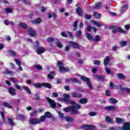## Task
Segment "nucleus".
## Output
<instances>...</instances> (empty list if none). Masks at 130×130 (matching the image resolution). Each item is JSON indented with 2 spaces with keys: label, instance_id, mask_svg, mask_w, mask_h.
Returning <instances> with one entry per match:
<instances>
[{
  "label": "nucleus",
  "instance_id": "obj_9",
  "mask_svg": "<svg viewBox=\"0 0 130 130\" xmlns=\"http://www.w3.org/2000/svg\"><path fill=\"white\" fill-rule=\"evenodd\" d=\"M8 93L11 95V96H16L17 92H16V89L13 87H9L8 89Z\"/></svg>",
  "mask_w": 130,
  "mask_h": 130
},
{
  "label": "nucleus",
  "instance_id": "obj_12",
  "mask_svg": "<svg viewBox=\"0 0 130 130\" xmlns=\"http://www.w3.org/2000/svg\"><path fill=\"white\" fill-rule=\"evenodd\" d=\"M36 48L38 54H42L45 51V49L43 47H38Z\"/></svg>",
  "mask_w": 130,
  "mask_h": 130
},
{
  "label": "nucleus",
  "instance_id": "obj_26",
  "mask_svg": "<svg viewBox=\"0 0 130 130\" xmlns=\"http://www.w3.org/2000/svg\"><path fill=\"white\" fill-rule=\"evenodd\" d=\"M117 77L119 80H125V76L121 73L118 74Z\"/></svg>",
  "mask_w": 130,
  "mask_h": 130
},
{
  "label": "nucleus",
  "instance_id": "obj_60",
  "mask_svg": "<svg viewBox=\"0 0 130 130\" xmlns=\"http://www.w3.org/2000/svg\"><path fill=\"white\" fill-rule=\"evenodd\" d=\"M53 40H54V39L52 38H48L47 39V41L49 43L53 42Z\"/></svg>",
  "mask_w": 130,
  "mask_h": 130
},
{
  "label": "nucleus",
  "instance_id": "obj_63",
  "mask_svg": "<svg viewBox=\"0 0 130 130\" xmlns=\"http://www.w3.org/2000/svg\"><path fill=\"white\" fill-rule=\"evenodd\" d=\"M97 69L96 68H92L91 69V72L92 74H96L97 73Z\"/></svg>",
  "mask_w": 130,
  "mask_h": 130
},
{
  "label": "nucleus",
  "instance_id": "obj_35",
  "mask_svg": "<svg viewBox=\"0 0 130 130\" xmlns=\"http://www.w3.org/2000/svg\"><path fill=\"white\" fill-rule=\"evenodd\" d=\"M109 101L113 104H116V103H117V100H116L115 99L110 98H109Z\"/></svg>",
  "mask_w": 130,
  "mask_h": 130
},
{
  "label": "nucleus",
  "instance_id": "obj_40",
  "mask_svg": "<svg viewBox=\"0 0 130 130\" xmlns=\"http://www.w3.org/2000/svg\"><path fill=\"white\" fill-rule=\"evenodd\" d=\"M8 53H10L11 54V55H12V56H16L17 53H16V52L14 51H12V50H9L8 51Z\"/></svg>",
  "mask_w": 130,
  "mask_h": 130
},
{
  "label": "nucleus",
  "instance_id": "obj_2",
  "mask_svg": "<svg viewBox=\"0 0 130 130\" xmlns=\"http://www.w3.org/2000/svg\"><path fill=\"white\" fill-rule=\"evenodd\" d=\"M34 88H47L48 89H51L52 85L49 83H37L33 84Z\"/></svg>",
  "mask_w": 130,
  "mask_h": 130
},
{
  "label": "nucleus",
  "instance_id": "obj_53",
  "mask_svg": "<svg viewBox=\"0 0 130 130\" xmlns=\"http://www.w3.org/2000/svg\"><path fill=\"white\" fill-rule=\"evenodd\" d=\"M96 115L97 113L95 112H90L88 114V115H89V116H95Z\"/></svg>",
  "mask_w": 130,
  "mask_h": 130
},
{
  "label": "nucleus",
  "instance_id": "obj_20",
  "mask_svg": "<svg viewBox=\"0 0 130 130\" xmlns=\"http://www.w3.org/2000/svg\"><path fill=\"white\" fill-rule=\"evenodd\" d=\"M64 119L65 121H67V122H73V121H74V119L70 116H65Z\"/></svg>",
  "mask_w": 130,
  "mask_h": 130
},
{
  "label": "nucleus",
  "instance_id": "obj_61",
  "mask_svg": "<svg viewBox=\"0 0 130 130\" xmlns=\"http://www.w3.org/2000/svg\"><path fill=\"white\" fill-rule=\"evenodd\" d=\"M93 28V27H92L91 26V25H88L87 26V31H88V32H90V31H91V30Z\"/></svg>",
  "mask_w": 130,
  "mask_h": 130
},
{
  "label": "nucleus",
  "instance_id": "obj_45",
  "mask_svg": "<svg viewBox=\"0 0 130 130\" xmlns=\"http://www.w3.org/2000/svg\"><path fill=\"white\" fill-rule=\"evenodd\" d=\"M101 7V3L99 2L95 4V6L94 7V9H100Z\"/></svg>",
  "mask_w": 130,
  "mask_h": 130
},
{
  "label": "nucleus",
  "instance_id": "obj_58",
  "mask_svg": "<svg viewBox=\"0 0 130 130\" xmlns=\"http://www.w3.org/2000/svg\"><path fill=\"white\" fill-rule=\"evenodd\" d=\"M67 34H69L70 36V38H71V39H74V36H73V32L71 31H68Z\"/></svg>",
  "mask_w": 130,
  "mask_h": 130
},
{
  "label": "nucleus",
  "instance_id": "obj_36",
  "mask_svg": "<svg viewBox=\"0 0 130 130\" xmlns=\"http://www.w3.org/2000/svg\"><path fill=\"white\" fill-rule=\"evenodd\" d=\"M3 105H4V106H5V107H7V108H9L11 109H12V106L9 105V103H8L7 102H4Z\"/></svg>",
  "mask_w": 130,
  "mask_h": 130
},
{
  "label": "nucleus",
  "instance_id": "obj_62",
  "mask_svg": "<svg viewBox=\"0 0 130 130\" xmlns=\"http://www.w3.org/2000/svg\"><path fill=\"white\" fill-rule=\"evenodd\" d=\"M52 96L55 97V98H57V97H58V94H57V93L52 92Z\"/></svg>",
  "mask_w": 130,
  "mask_h": 130
},
{
  "label": "nucleus",
  "instance_id": "obj_52",
  "mask_svg": "<svg viewBox=\"0 0 130 130\" xmlns=\"http://www.w3.org/2000/svg\"><path fill=\"white\" fill-rule=\"evenodd\" d=\"M106 95L107 96V97H109L111 95V91L109 90H107L106 91Z\"/></svg>",
  "mask_w": 130,
  "mask_h": 130
},
{
  "label": "nucleus",
  "instance_id": "obj_11",
  "mask_svg": "<svg viewBox=\"0 0 130 130\" xmlns=\"http://www.w3.org/2000/svg\"><path fill=\"white\" fill-rule=\"evenodd\" d=\"M71 97H72V98H77L79 99L80 98H82V97H83V95L77 92H72L71 93Z\"/></svg>",
  "mask_w": 130,
  "mask_h": 130
},
{
  "label": "nucleus",
  "instance_id": "obj_16",
  "mask_svg": "<svg viewBox=\"0 0 130 130\" xmlns=\"http://www.w3.org/2000/svg\"><path fill=\"white\" fill-rule=\"evenodd\" d=\"M70 68H64L63 67H60V69H59V71L61 72V73H66L67 72H70Z\"/></svg>",
  "mask_w": 130,
  "mask_h": 130
},
{
  "label": "nucleus",
  "instance_id": "obj_19",
  "mask_svg": "<svg viewBox=\"0 0 130 130\" xmlns=\"http://www.w3.org/2000/svg\"><path fill=\"white\" fill-rule=\"evenodd\" d=\"M95 79H97L98 81H100L101 82H102L104 80H105V77L102 75H95Z\"/></svg>",
  "mask_w": 130,
  "mask_h": 130
},
{
  "label": "nucleus",
  "instance_id": "obj_18",
  "mask_svg": "<svg viewBox=\"0 0 130 130\" xmlns=\"http://www.w3.org/2000/svg\"><path fill=\"white\" fill-rule=\"evenodd\" d=\"M109 61H110V57L109 56H108L106 57V58L104 60V66L106 67V66L108 64V63H109Z\"/></svg>",
  "mask_w": 130,
  "mask_h": 130
},
{
  "label": "nucleus",
  "instance_id": "obj_39",
  "mask_svg": "<svg viewBox=\"0 0 130 130\" xmlns=\"http://www.w3.org/2000/svg\"><path fill=\"white\" fill-rule=\"evenodd\" d=\"M127 8H128V6H127V5H123V6L121 8V12H125V11L127 10Z\"/></svg>",
  "mask_w": 130,
  "mask_h": 130
},
{
  "label": "nucleus",
  "instance_id": "obj_37",
  "mask_svg": "<svg viewBox=\"0 0 130 130\" xmlns=\"http://www.w3.org/2000/svg\"><path fill=\"white\" fill-rule=\"evenodd\" d=\"M14 87H15V88H16V89H18L20 91H22L23 90V88H22V87L21 86L19 85V84H18L17 83H16L14 85Z\"/></svg>",
  "mask_w": 130,
  "mask_h": 130
},
{
  "label": "nucleus",
  "instance_id": "obj_38",
  "mask_svg": "<svg viewBox=\"0 0 130 130\" xmlns=\"http://www.w3.org/2000/svg\"><path fill=\"white\" fill-rule=\"evenodd\" d=\"M58 114L60 118H61V119L62 120L64 119V114H63V113H61V112H58Z\"/></svg>",
  "mask_w": 130,
  "mask_h": 130
},
{
  "label": "nucleus",
  "instance_id": "obj_50",
  "mask_svg": "<svg viewBox=\"0 0 130 130\" xmlns=\"http://www.w3.org/2000/svg\"><path fill=\"white\" fill-rule=\"evenodd\" d=\"M45 118H46V117L45 116H42L41 117L40 119H39L40 123V122L44 121V120H45Z\"/></svg>",
  "mask_w": 130,
  "mask_h": 130
},
{
  "label": "nucleus",
  "instance_id": "obj_6",
  "mask_svg": "<svg viewBox=\"0 0 130 130\" xmlns=\"http://www.w3.org/2000/svg\"><path fill=\"white\" fill-rule=\"evenodd\" d=\"M28 34L30 36L35 37L37 35L36 30L33 29L32 27L28 28L27 29Z\"/></svg>",
  "mask_w": 130,
  "mask_h": 130
},
{
  "label": "nucleus",
  "instance_id": "obj_7",
  "mask_svg": "<svg viewBox=\"0 0 130 130\" xmlns=\"http://www.w3.org/2000/svg\"><path fill=\"white\" fill-rule=\"evenodd\" d=\"M63 111L64 112H71L72 114H75V113L74 112V109L73 108V106H70L69 107L64 108L63 109Z\"/></svg>",
  "mask_w": 130,
  "mask_h": 130
},
{
  "label": "nucleus",
  "instance_id": "obj_14",
  "mask_svg": "<svg viewBox=\"0 0 130 130\" xmlns=\"http://www.w3.org/2000/svg\"><path fill=\"white\" fill-rule=\"evenodd\" d=\"M76 12L77 15L80 17H83V9L81 7H78L76 9Z\"/></svg>",
  "mask_w": 130,
  "mask_h": 130
},
{
  "label": "nucleus",
  "instance_id": "obj_25",
  "mask_svg": "<svg viewBox=\"0 0 130 130\" xmlns=\"http://www.w3.org/2000/svg\"><path fill=\"white\" fill-rule=\"evenodd\" d=\"M105 121L108 122V123H113V119L110 118V117L107 116V117L105 119Z\"/></svg>",
  "mask_w": 130,
  "mask_h": 130
},
{
  "label": "nucleus",
  "instance_id": "obj_4",
  "mask_svg": "<svg viewBox=\"0 0 130 130\" xmlns=\"http://www.w3.org/2000/svg\"><path fill=\"white\" fill-rule=\"evenodd\" d=\"M47 101H48L50 108H52V109H55L56 108V103L53 100H52L49 97H47Z\"/></svg>",
  "mask_w": 130,
  "mask_h": 130
},
{
  "label": "nucleus",
  "instance_id": "obj_24",
  "mask_svg": "<svg viewBox=\"0 0 130 130\" xmlns=\"http://www.w3.org/2000/svg\"><path fill=\"white\" fill-rule=\"evenodd\" d=\"M79 103L81 104H86V103H88V99L86 98H83L79 100Z\"/></svg>",
  "mask_w": 130,
  "mask_h": 130
},
{
  "label": "nucleus",
  "instance_id": "obj_5",
  "mask_svg": "<svg viewBox=\"0 0 130 130\" xmlns=\"http://www.w3.org/2000/svg\"><path fill=\"white\" fill-rule=\"evenodd\" d=\"M69 46L70 47H72V48H74V49H80V48H81V46L77 42H73L72 41H69Z\"/></svg>",
  "mask_w": 130,
  "mask_h": 130
},
{
  "label": "nucleus",
  "instance_id": "obj_1",
  "mask_svg": "<svg viewBox=\"0 0 130 130\" xmlns=\"http://www.w3.org/2000/svg\"><path fill=\"white\" fill-rule=\"evenodd\" d=\"M109 29H112V33L115 34L119 32V33H125V30L123 29L121 27L117 26L115 25H110L109 27Z\"/></svg>",
  "mask_w": 130,
  "mask_h": 130
},
{
  "label": "nucleus",
  "instance_id": "obj_51",
  "mask_svg": "<svg viewBox=\"0 0 130 130\" xmlns=\"http://www.w3.org/2000/svg\"><path fill=\"white\" fill-rule=\"evenodd\" d=\"M56 45L58 48H62V44H61V43H60V42L58 41L56 42Z\"/></svg>",
  "mask_w": 130,
  "mask_h": 130
},
{
  "label": "nucleus",
  "instance_id": "obj_3",
  "mask_svg": "<svg viewBox=\"0 0 130 130\" xmlns=\"http://www.w3.org/2000/svg\"><path fill=\"white\" fill-rule=\"evenodd\" d=\"M80 79L82 81H83L84 82H86V84L87 85H88L89 89H90L91 90L93 89V87H92V84H91V81H90V79L84 76H81Z\"/></svg>",
  "mask_w": 130,
  "mask_h": 130
},
{
  "label": "nucleus",
  "instance_id": "obj_31",
  "mask_svg": "<svg viewBox=\"0 0 130 130\" xmlns=\"http://www.w3.org/2000/svg\"><path fill=\"white\" fill-rule=\"evenodd\" d=\"M23 90H25V91H26V93H27V94H31V90H30V88H29V87H27V86H24L23 87Z\"/></svg>",
  "mask_w": 130,
  "mask_h": 130
},
{
  "label": "nucleus",
  "instance_id": "obj_17",
  "mask_svg": "<svg viewBox=\"0 0 130 130\" xmlns=\"http://www.w3.org/2000/svg\"><path fill=\"white\" fill-rule=\"evenodd\" d=\"M119 88L120 89L121 92H123V91L125 90L127 93H130L129 88L122 87L121 85H119Z\"/></svg>",
  "mask_w": 130,
  "mask_h": 130
},
{
  "label": "nucleus",
  "instance_id": "obj_15",
  "mask_svg": "<svg viewBox=\"0 0 130 130\" xmlns=\"http://www.w3.org/2000/svg\"><path fill=\"white\" fill-rule=\"evenodd\" d=\"M123 130H130V123H123Z\"/></svg>",
  "mask_w": 130,
  "mask_h": 130
},
{
  "label": "nucleus",
  "instance_id": "obj_8",
  "mask_svg": "<svg viewBox=\"0 0 130 130\" xmlns=\"http://www.w3.org/2000/svg\"><path fill=\"white\" fill-rule=\"evenodd\" d=\"M29 123L32 125H35V124H39V123H40V121L39 119L30 118L29 120Z\"/></svg>",
  "mask_w": 130,
  "mask_h": 130
},
{
  "label": "nucleus",
  "instance_id": "obj_59",
  "mask_svg": "<svg viewBox=\"0 0 130 130\" xmlns=\"http://www.w3.org/2000/svg\"><path fill=\"white\" fill-rule=\"evenodd\" d=\"M100 61L96 60H94L93 62L94 64H95V66H99L100 65Z\"/></svg>",
  "mask_w": 130,
  "mask_h": 130
},
{
  "label": "nucleus",
  "instance_id": "obj_55",
  "mask_svg": "<svg viewBox=\"0 0 130 130\" xmlns=\"http://www.w3.org/2000/svg\"><path fill=\"white\" fill-rule=\"evenodd\" d=\"M63 97H64L63 99H70V95L68 94L64 93L63 94Z\"/></svg>",
  "mask_w": 130,
  "mask_h": 130
},
{
  "label": "nucleus",
  "instance_id": "obj_43",
  "mask_svg": "<svg viewBox=\"0 0 130 130\" xmlns=\"http://www.w3.org/2000/svg\"><path fill=\"white\" fill-rule=\"evenodd\" d=\"M36 113H37V111L34 110V111L30 114V117H34L36 115Z\"/></svg>",
  "mask_w": 130,
  "mask_h": 130
},
{
  "label": "nucleus",
  "instance_id": "obj_64",
  "mask_svg": "<svg viewBox=\"0 0 130 130\" xmlns=\"http://www.w3.org/2000/svg\"><path fill=\"white\" fill-rule=\"evenodd\" d=\"M70 49H71V48L69 46H66L64 48L65 51H70Z\"/></svg>",
  "mask_w": 130,
  "mask_h": 130
},
{
  "label": "nucleus",
  "instance_id": "obj_57",
  "mask_svg": "<svg viewBox=\"0 0 130 130\" xmlns=\"http://www.w3.org/2000/svg\"><path fill=\"white\" fill-rule=\"evenodd\" d=\"M84 19H86V20H90L91 19V15H89V14H86L84 15Z\"/></svg>",
  "mask_w": 130,
  "mask_h": 130
},
{
  "label": "nucleus",
  "instance_id": "obj_30",
  "mask_svg": "<svg viewBox=\"0 0 130 130\" xmlns=\"http://www.w3.org/2000/svg\"><path fill=\"white\" fill-rule=\"evenodd\" d=\"M19 26L21 28H22V29H24V30H26V29H27L28 28V26L27 25L25 24V23H24L23 22H20Z\"/></svg>",
  "mask_w": 130,
  "mask_h": 130
},
{
  "label": "nucleus",
  "instance_id": "obj_23",
  "mask_svg": "<svg viewBox=\"0 0 130 130\" xmlns=\"http://www.w3.org/2000/svg\"><path fill=\"white\" fill-rule=\"evenodd\" d=\"M101 40V37L99 35H96L94 36V38H93V42H98V41H100Z\"/></svg>",
  "mask_w": 130,
  "mask_h": 130
},
{
  "label": "nucleus",
  "instance_id": "obj_46",
  "mask_svg": "<svg viewBox=\"0 0 130 130\" xmlns=\"http://www.w3.org/2000/svg\"><path fill=\"white\" fill-rule=\"evenodd\" d=\"M93 16L95 19H99L100 18V14L98 12H94L93 13Z\"/></svg>",
  "mask_w": 130,
  "mask_h": 130
},
{
  "label": "nucleus",
  "instance_id": "obj_44",
  "mask_svg": "<svg viewBox=\"0 0 130 130\" xmlns=\"http://www.w3.org/2000/svg\"><path fill=\"white\" fill-rule=\"evenodd\" d=\"M92 24L93 25H95V26H98V27H100L102 26V24H101V23H99L98 22L95 20H93V21L92 22Z\"/></svg>",
  "mask_w": 130,
  "mask_h": 130
},
{
  "label": "nucleus",
  "instance_id": "obj_56",
  "mask_svg": "<svg viewBox=\"0 0 130 130\" xmlns=\"http://www.w3.org/2000/svg\"><path fill=\"white\" fill-rule=\"evenodd\" d=\"M10 81L12 82L13 84H17V83H18V81L16 80V79L13 77L10 78Z\"/></svg>",
  "mask_w": 130,
  "mask_h": 130
},
{
  "label": "nucleus",
  "instance_id": "obj_34",
  "mask_svg": "<svg viewBox=\"0 0 130 130\" xmlns=\"http://www.w3.org/2000/svg\"><path fill=\"white\" fill-rule=\"evenodd\" d=\"M41 22V19L40 18H38L36 19V20H34L32 21V23L34 24H40V22Z\"/></svg>",
  "mask_w": 130,
  "mask_h": 130
},
{
  "label": "nucleus",
  "instance_id": "obj_13",
  "mask_svg": "<svg viewBox=\"0 0 130 130\" xmlns=\"http://www.w3.org/2000/svg\"><path fill=\"white\" fill-rule=\"evenodd\" d=\"M104 110H107V111H114L115 110V106H107L104 108Z\"/></svg>",
  "mask_w": 130,
  "mask_h": 130
},
{
  "label": "nucleus",
  "instance_id": "obj_33",
  "mask_svg": "<svg viewBox=\"0 0 130 130\" xmlns=\"http://www.w3.org/2000/svg\"><path fill=\"white\" fill-rule=\"evenodd\" d=\"M76 36L77 38H81L82 37V31L81 30H78L76 32Z\"/></svg>",
  "mask_w": 130,
  "mask_h": 130
},
{
  "label": "nucleus",
  "instance_id": "obj_21",
  "mask_svg": "<svg viewBox=\"0 0 130 130\" xmlns=\"http://www.w3.org/2000/svg\"><path fill=\"white\" fill-rule=\"evenodd\" d=\"M7 121L11 126H15V123L12 118H9L8 119Z\"/></svg>",
  "mask_w": 130,
  "mask_h": 130
},
{
  "label": "nucleus",
  "instance_id": "obj_29",
  "mask_svg": "<svg viewBox=\"0 0 130 130\" xmlns=\"http://www.w3.org/2000/svg\"><path fill=\"white\" fill-rule=\"evenodd\" d=\"M86 36L87 39H88V40H89V41H91V40H93L94 39V37L91 36V35L89 33H86Z\"/></svg>",
  "mask_w": 130,
  "mask_h": 130
},
{
  "label": "nucleus",
  "instance_id": "obj_42",
  "mask_svg": "<svg viewBox=\"0 0 130 130\" xmlns=\"http://www.w3.org/2000/svg\"><path fill=\"white\" fill-rule=\"evenodd\" d=\"M18 117L19 119H21V120H24L26 118L25 117V116H24V115H22V114H19L18 115Z\"/></svg>",
  "mask_w": 130,
  "mask_h": 130
},
{
  "label": "nucleus",
  "instance_id": "obj_27",
  "mask_svg": "<svg viewBox=\"0 0 130 130\" xmlns=\"http://www.w3.org/2000/svg\"><path fill=\"white\" fill-rule=\"evenodd\" d=\"M59 100H61V101H63V102H65L66 104H70L71 103V100H70V99L60 98Z\"/></svg>",
  "mask_w": 130,
  "mask_h": 130
},
{
  "label": "nucleus",
  "instance_id": "obj_49",
  "mask_svg": "<svg viewBox=\"0 0 130 130\" xmlns=\"http://www.w3.org/2000/svg\"><path fill=\"white\" fill-rule=\"evenodd\" d=\"M56 65L59 67V69H60V67H63V62L57 61Z\"/></svg>",
  "mask_w": 130,
  "mask_h": 130
},
{
  "label": "nucleus",
  "instance_id": "obj_47",
  "mask_svg": "<svg viewBox=\"0 0 130 130\" xmlns=\"http://www.w3.org/2000/svg\"><path fill=\"white\" fill-rule=\"evenodd\" d=\"M127 44V41H121L120 42L119 45L120 46H125Z\"/></svg>",
  "mask_w": 130,
  "mask_h": 130
},
{
  "label": "nucleus",
  "instance_id": "obj_10",
  "mask_svg": "<svg viewBox=\"0 0 130 130\" xmlns=\"http://www.w3.org/2000/svg\"><path fill=\"white\" fill-rule=\"evenodd\" d=\"M81 105H79V104L76 105V106H72L74 114H79V113H80L79 111L76 109H80V108H81Z\"/></svg>",
  "mask_w": 130,
  "mask_h": 130
},
{
  "label": "nucleus",
  "instance_id": "obj_48",
  "mask_svg": "<svg viewBox=\"0 0 130 130\" xmlns=\"http://www.w3.org/2000/svg\"><path fill=\"white\" fill-rule=\"evenodd\" d=\"M5 11L6 14H9V13H12V12H13V9H12V8H6Z\"/></svg>",
  "mask_w": 130,
  "mask_h": 130
},
{
  "label": "nucleus",
  "instance_id": "obj_54",
  "mask_svg": "<svg viewBox=\"0 0 130 130\" xmlns=\"http://www.w3.org/2000/svg\"><path fill=\"white\" fill-rule=\"evenodd\" d=\"M14 61L18 66H21L22 64V62H21V61L19 59H15Z\"/></svg>",
  "mask_w": 130,
  "mask_h": 130
},
{
  "label": "nucleus",
  "instance_id": "obj_22",
  "mask_svg": "<svg viewBox=\"0 0 130 130\" xmlns=\"http://www.w3.org/2000/svg\"><path fill=\"white\" fill-rule=\"evenodd\" d=\"M115 121L117 123H123L124 122V119L117 117L115 119Z\"/></svg>",
  "mask_w": 130,
  "mask_h": 130
},
{
  "label": "nucleus",
  "instance_id": "obj_28",
  "mask_svg": "<svg viewBox=\"0 0 130 130\" xmlns=\"http://www.w3.org/2000/svg\"><path fill=\"white\" fill-rule=\"evenodd\" d=\"M74 27V31H76L78 29V20H76L72 24Z\"/></svg>",
  "mask_w": 130,
  "mask_h": 130
},
{
  "label": "nucleus",
  "instance_id": "obj_41",
  "mask_svg": "<svg viewBox=\"0 0 130 130\" xmlns=\"http://www.w3.org/2000/svg\"><path fill=\"white\" fill-rule=\"evenodd\" d=\"M45 116L46 117H47L48 118L49 117H52V115H51V113L49 112H46L45 113Z\"/></svg>",
  "mask_w": 130,
  "mask_h": 130
},
{
  "label": "nucleus",
  "instance_id": "obj_32",
  "mask_svg": "<svg viewBox=\"0 0 130 130\" xmlns=\"http://www.w3.org/2000/svg\"><path fill=\"white\" fill-rule=\"evenodd\" d=\"M34 68L36 69V70H38V71H42L43 70V68L39 64L35 65Z\"/></svg>",
  "mask_w": 130,
  "mask_h": 130
}]
</instances>
